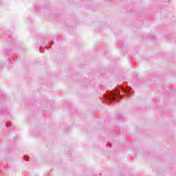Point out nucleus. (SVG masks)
<instances>
[{"mask_svg":"<svg viewBox=\"0 0 176 176\" xmlns=\"http://www.w3.org/2000/svg\"><path fill=\"white\" fill-rule=\"evenodd\" d=\"M113 100H115V98H113Z\"/></svg>","mask_w":176,"mask_h":176,"instance_id":"f257e3e1","label":"nucleus"}]
</instances>
